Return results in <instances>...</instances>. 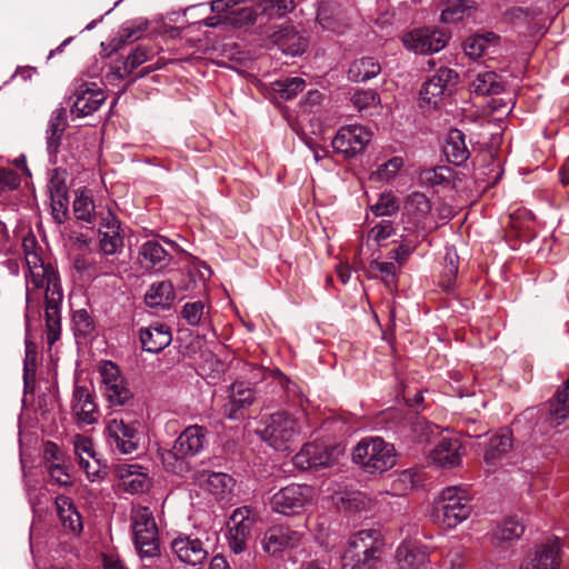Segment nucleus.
Instances as JSON below:
<instances>
[{
  "mask_svg": "<svg viewBox=\"0 0 569 569\" xmlns=\"http://www.w3.org/2000/svg\"><path fill=\"white\" fill-rule=\"evenodd\" d=\"M254 391L244 382H234L231 386L230 400L223 406L224 415L230 419L240 418V411L252 405Z\"/></svg>",
  "mask_w": 569,
  "mask_h": 569,
  "instance_id": "6ab92c4d",
  "label": "nucleus"
},
{
  "mask_svg": "<svg viewBox=\"0 0 569 569\" xmlns=\"http://www.w3.org/2000/svg\"><path fill=\"white\" fill-rule=\"evenodd\" d=\"M542 13V10H536V9H529V8H522V7H515L511 8L508 11L509 17L512 20L521 19V18H530L533 19L535 17Z\"/></svg>",
  "mask_w": 569,
  "mask_h": 569,
  "instance_id": "774afa93",
  "label": "nucleus"
},
{
  "mask_svg": "<svg viewBox=\"0 0 569 569\" xmlns=\"http://www.w3.org/2000/svg\"><path fill=\"white\" fill-rule=\"evenodd\" d=\"M94 210L93 201L83 194L78 196L73 201V211L79 220L91 222Z\"/></svg>",
  "mask_w": 569,
  "mask_h": 569,
  "instance_id": "09e8293b",
  "label": "nucleus"
},
{
  "mask_svg": "<svg viewBox=\"0 0 569 569\" xmlns=\"http://www.w3.org/2000/svg\"><path fill=\"white\" fill-rule=\"evenodd\" d=\"M76 328L82 335L89 333L92 329V321L89 313L86 310H78L73 316Z\"/></svg>",
  "mask_w": 569,
  "mask_h": 569,
  "instance_id": "680f3d73",
  "label": "nucleus"
},
{
  "mask_svg": "<svg viewBox=\"0 0 569 569\" xmlns=\"http://www.w3.org/2000/svg\"><path fill=\"white\" fill-rule=\"evenodd\" d=\"M383 547L380 531L360 530L349 540L341 557L342 569H375L381 559Z\"/></svg>",
  "mask_w": 569,
  "mask_h": 569,
  "instance_id": "f257e3e1",
  "label": "nucleus"
},
{
  "mask_svg": "<svg viewBox=\"0 0 569 569\" xmlns=\"http://www.w3.org/2000/svg\"><path fill=\"white\" fill-rule=\"evenodd\" d=\"M57 509L64 528L76 532L82 529L81 516L67 497L57 498Z\"/></svg>",
  "mask_w": 569,
  "mask_h": 569,
  "instance_id": "7c9ffc66",
  "label": "nucleus"
},
{
  "mask_svg": "<svg viewBox=\"0 0 569 569\" xmlns=\"http://www.w3.org/2000/svg\"><path fill=\"white\" fill-rule=\"evenodd\" d=\"M102 383L104 386V395L112 406L130 405L133 395L127 387L124 379L120 375L118 366L108 361L101 368Z\"/></svg>",
  "mask_w": 569,
  "mask_h": 569,
  "instance_id": "6e6552de",
  "label": "nucleus"
},
{
  "mask_svg": "<svg viewBox=\"0 0 569 569\" xmlns=\"http://www.w3.org/2000/svg\"><path fill=\"white\" fill-rule=\"evenodd\" d=\"M472 510L468 492L460 487H448L435 501L433 521L445 528H453L466 520Z\"/></svg>",
  "mask_w": 569,
  "mask_h": 569,
  "instance_id": "f03ea898",
  "label": "nucleus"
},
{
  "mask_svg": "<svg viewBox=\"0 0 569 569\" xmlns=\"http://www.w3.org/2000/svg\"><path fill=\"white\" fill-rule=\"evenodd\" d=\"M457 79L458 74L456 71L440 68L436 74L422 84L420 90L422 100L437 107L446 94L450 96L452 93Z\"/></svg>",
  "mask_w": 569,
  "mask_h": 569,
  "instance_id": "1a4fd4ad",
  "label": "nucleus"
},
{
  "mask_svg": "<svg viewBox=\"0 0 569 569\" xmlns=\"http://www.w3.org/2000/svg\"><path fill=\"white\" fill-rule=\"evenodd\" d=\"M341 505L349 511H361L368 508L369 501L361 492L346 493L340 498Z\"/></svg>",
  "mask_w": 569,
  "mask_h": 569,
  "instance_id": "5fc2aeb1",
  "label": "nucleus"
},
{
  "mask_svg": "<svg viewBox=\"0 0 569 569\" xmlns=\"http://www.w3.org/2000/svg\"><path fill=\"white\" fill-rule=\"evenodd\" d=\"M204 306L201 301L187 303L182 309V317L188 321L189 325L196 326L200 322L203 315Z\"/></svg>",
  "mask_w": 569,
  "mask_h": 569,
  "instance_id": "13d9d810",
  "label": "nucleus"
},
{
  "mask_svg": "<svg viewBox=\"0 0 569 569\" xmlns=\"http://www.w3.org/2000/svg\"><path fill=\"white\" fill-rule=\"evenodd\" d=\"M137 466L129 465L120 468V478L126 490L130 492H143L148 489L149 480L146 475L137 472Z\"/></svg>",
  "mask_w": 569,
  "mask_h": 569,
  "instance_id": "72a5a7b5",
  "label": "nucleus"
},
{
  "mask_svg": "<svg viewBox=\"0 0 569 569\" xmlns=\"http://www.w3.org/2000/svg\"><path fill=\"white\" fill-rule=\"evenodd\" d=\"M512 448V432L509 429H502L490 438L483 459L488 465L495 466L503 456L510 452Z\"/></svg>",
  "mask_w": 569,
  "mask_h": 569,
  "instance_id": "412c9836",
  "label": "nucleus"
},
{
  "mask_svg": "<svg viewBox=\"0 0 569 569\" xmlns=\"http://www.w3.org/2000/svg\"><path fill=\"white\" fill-rule=\"evenodd\" d=\"M260 14L258 8L254 10L250 7L231 10L226 17L223 22L234 27H242L253 24Z\"/></svg>",
  "mask_w": 569,
  "mask_h": 569,
  "instance_id": "58836bf2",
  "label": "nucleus"
},
{
  "mask_svg": "<svg viewBox=\"0 0 569 569\" xmlns=\"http://www.w3.org/2000/svg\"><path fill=\"white\" fill-rule=\"evenodd\" d=\"M437 429V426L431 425L422 417H415L411 422L412 437L417 442H428Z\"/></svg>",
  "mask_w": 569,
  "mask_h": 569,
  "instance_id": "a18cd8bd",
  "label": "nucleus"
},
{
  "mask_svg": "<svg viewBox=\"0 0 569 569\" xmlns=\"http://www.w3.org/2000/svg\"><path fill=\"white\" fill-rule=\"evenodd\" d=\"M80 467L86 471L87 477L91 480H102L107 477L108 471L106 466H101L100 461L93 458L91 460L86 459L83 456H80L79 460Z\"/></svg>",
  "mask_w": 569,
  "mask_h": 569,
  "instance_id": "49530a36",
  "label": "nucleus"
},
{
  "mask_svg": "<svg viewBox=\"0 0 569 569\" xmlns=\"http://www.w3.org/2000/svg\"><path fill=\"white\" fill-rule=\"evenodd\" d=\"M498 40V36L492 32L486 34H473L463 42V49L471 59L480 58L486 48Z\"/></svg>",
  "mask_w": 569,
  "mask_h": 569,
  "instance_id": "f704fd0d",
  "label": "nucleus"
},
{
  "mask_svg": "<svg viewBox=\"0 0 569 569\" xmlns=\"http://www.w3.org/2000/svg\"><path fill=\"white\" fill-rule=\"evenodd\" d=\"M40 269H41V272L30 269L31 281L36 288H42V287L47 286V292H48L50 283L53 280H56V273L50 263L44 266L43 262H41Z\"/></svg>",
  "mask_w": 569,
  "mask_h": 569,
  "instance_id": "8fccbe9b",
  "label": "nucleus"
},
{
  "mask_svg": "<svg viewBox=\"0 0 569 569\" xmlns=\"http://www.w3.org/2000/svg\"><path fill=\"white\" fill-rule=\"evenodd\" d=\"M452 177L453 171L451 168L447 166H439L421 170L419 173V181L421 184L435 187L449 183Z\"/></svg>",
  "mask_w": 569,
  "mask_h": 569,
  "instance_id": "c9c22d12",
  "label": "nucleus"
},
{
  "mask_svg": "<svg viewBox=\"0 0 569 569\" xmlns=\"http://www.w3.org/2000/svg\"><path fill=\"white\" fill-rule=\"evenodd\" d=\"M66 127V109L60 108L57 110L56 116L51 118L47 131V149L49 153L58 152Z\"/></svg>",
  "mask_w": 569,
  "mask_h": 569,
  "instance_id": "c756f323",
  "label": "nucleus"
},
{
  "mask_svg": "<svg viewBox=\"0 0 569 569\" xmlns=\"http://www.w3.org/2000/svg\"><path fill=\"white\" fill-rule=\"evenodd\" d=\"M1 190L8 188L10 190L17 189L20 184V177L12 170L2 169Z\"/></svg>",
  "mask_w": 569,
  "mask_h": 569,
  "instance_id": "338daca9",
  "label": "nucleus"
},
{
  "mask_svg": "<svg viewBox=\"0 0 569 569\" xmlns=\"http://www.w3.org/2000/svg\"><path fill=\"white\" fill-rule=\"evenodd\" d=\"M381 72L379 61L373 57H362L351 62L348 69V79L353 82H365Z\"/></svg>",
  "mask_w": 569,
  "mask_h": 569,
  "instance_id": "a878e982",
  "label": "nucleus"
},
{
  "mask_svg": "<svg viewBox=\"0 0 569 569\" xmlns=\"http://www.w3.org/2000/svg\"><path fill=\"white\" fill-rule=\"evenodd\" d=\"M270 40L276 44L284 54L297 57L302 54L309 41L292 26H283L270 36Z\"/></svg>",
  "mask_w": 569,
  "mask_h": 569,
  "instance_id": "ddd939ff",
  "label": "nucleus"
},
{
  "mask_svg": "<svg viewBox=\"0 0 569 569\" xmlns=\"http://www.w3.org/2000/svg\"><path fill=\"white\" fill-rule=\"evenodd\" d=\"M298 421L288 412L279 411L270 415L263 423V428L257 429V433L269 446L280 451L291 450V446L299 438Z\"/></svg>",
  "mask_w": 569,
  "mask_h": 569,
  "instance_id": "20e7f679",
  "label": "nucleus"
},
{
  "mask_svg": "<svg viewBox=\"0 0 569 569\" xmlns=\"http://www.w3.org/2000/svg\"><path fill=\"white\" fill-rule=\"evenodd\" d=\"M149 50L146 47H137L132 53H130L123 62V69L127 73H131L139 66L148 60Z\"/></svg>",
  "mask_w": 569,
  "mask_h": 569,
  "instance_id": "6e6d98bb",
  "label": "nucleus"
},
{
  "mask_svg": "<svg viewBox=\"0 0 569 569\" xmlns=\"http://www.w3.org/2000/svg\"><path fill=\"white\" fill-rule=\"evenodd\" d=\"M232 479L226 475L220 472H213L209 475L207 482L209 486V489L214 493H223L226 490L230 489V483Z\"/></svg>",
  "mask_w": 569,
  "mask_h": 569,
  "instance_id": "4d7b16f0",
  "label": "nucleus"
},
{
  "mask_svg": "<svg viewBox=\"0 0 569 569\" xmlns=\"http://www.w3.org/2000/svg\"><path fill=\"white\" fill-rule=\"evenodd\" d=\"M569 415V403H565L559 401L556 398H552L549 401V417L548 420L551 426H559L563 422Z\"/></svg>",
  "mask_w": 569,
  "mask_h": 569,
  "instance_id": "3c124183",
  "label": "nucleus"
},
{
  "mask_svg": "<svg viewBox=\"0 0 569 569\" xmlns=\"http://www.w3.org/2000/svg\"><path fill=\"white\" fill-rule=\"evenodd\" d=\"M305 80L301 78H291L283 81H276L273 90L283 99H292L298 92L305 89Z\"/></svg>",
  "mask_w": 569,
  "mask_h": 569,
  "instance_id": "37998d69",
  "label": "nucleus"
},
{
  "mask_svg": "<svg viewBox=\"0 0 569 569\" xmlns=\"http://www.w3.org/2000/svg\"><path fill=\"white\" fill-rule=\"evenodd\" d=\"M171 547L180 561L191 566L202 563L208 557V551L197 538L179 537L172 541Z\"/></svg>",
  "mask_w": 569,
  "mask_h": 569,
  "instance_id": "dca6fc26",
  "label": "nucleus"
},
{
  "mask_svg": "<svg viewBox=\"0 0 569 569\" xmlns=\"http://www.w3.org/2000/svg\"><path fill=\"white\" fill-rule=\"evenodd\" d=\"M77 99L71 108L78 117H87L97 111L100 106L106 101L107 97L102 90H94L80 86L76 92Z\"/></svg>",
  "mask_w": 569,
  "mask_h": 569,
  "instance_id": "a211bd4d",
  "label": "nucleus"
},
{
  "mask_svg": "<svg viewBox=\"0 0 569 569\" xmlns=\"http://www.w3.org/2000/svg\"><path fill=\"white\" fill-rule=\"evenodd\" d=\"M352 459L366 472L382 473L396 465L395 447L381 438L362 440L355 447Z\"/></svg>",
  "mask_w": 569,
  "mask_h": 569,
  "instance_id": "7ed1b4c3",
  "label": "nucleus"
},
{
  "mask_svg": "<svg viewBox=\"0 0 569 569\" xmlns=\"http://www.w3.org/2000/svg\"><path fill=\"white\" fill-rule=\"evenodd\" d=\"M23 381L24 389L28 391L32 389L36 381V358H34V346L31 341L26 342V359L23 367Z\"/></svg>",
  "mask_w": 569,
  "mask_h": 569,
  "instance_id": "79ce46f5",
  "label": "nucleus"
},
{
  "mask_svg": "<svg viewBox=\"0 0 569 569\" xmlns=\"http://www.w3.org/2000/svg\"><path fill=\"white\" fill-rule=\"evenodd\" d=\"M401 166L402 159L395 157L389 161L385 162L383 164H381L377 171V174L380 179L388 180L397 173Z\"/></svg>",
  "mask_w": 569,
  "mask_h": 569,
  "instance_id": "bf43d9fd",
  "label": "nucleus"
},
{
  "mask_svg": "<svg viewBox=\"0 0 569 569\" xmlns=\"http://www.w3.org/2000/svg\"><path fill=\"white\" fill-rule=\"evenodd\" d=\"M54 292L46 293V329H47V341L49 347H52L56 341L60 338V310H59V298L53 297Z\"/></svg>",
  "mask_w": 569,
  "mask_h": 569,
  "instance_id": "393cba45",
  "label": "nucleus"
},
{
  "mask_svg": "<svg viewBox=\"0 0 569 569\" xmlns=\"http://www.w3.org/2000/svg\"><path fill=\"white\" fill-rule=\"evenodd\" d=\"M393 232L392 223L391 221L383 220L379 224L375 226L370 232L369 237H373V239L377 241L378 244L387 238H389Z\"/></svg>",
  "mask_w": 569,
  "mask_h": 569,
  "instance_id": "052dcab7",
  "label": "nucleus"
},
{
  "mask_svg": "<svg viewBox=\"0 0 569 569\" xmlns=\"http://www.w3.org/2000/svg\"><path fill=\"white\" fill-rule=\"evenodd\" d=\"M379 272L386 287L392 289L396 287V267L392 262H382Z\"/></svg>",
  "mask_w": 569,
  "mask_h": 569,
  "instance_id": "0e129e2a",
  "label": "nucleus"
},
{
  "mask_svg": "<svg viewBox=\"0 0 569 569\" xmlns=\"http://www.w3.org/2000/svg\"><path fill=\"white\" fill-rule=\"evenodd\" d=\"M443 153L447 160L455 166H460L468 160L470 153L466 146L462 131L451 129L448 132L446 144L443 146Z\"/></svg>",
  "mask_w": 569,
  "mask_h": 569,
  "instance_id": "5701e85b",
  "label": "nucleus"
},
{
  "mask_svg": "<svg viewBox=\"0 0 569 569\" xmlns=\"http://www.w3.org/2000/svg\"><path fill=\"white\" fill-rule=\"evenodd\" d=\"M123 239L119 231L101 232L100 249L104 254H113L118 248L122 247Z\"/></svg>",
  "mask_w": 569,
  "mask_h": 569,
  "instance_id": "603ef678",
  "label": "nucleus"
},
{
  "mask_svg": "<svg viewBox=\"0 0 569 569\" xmlns=\"http://www.w3.org/2000/svg\"><path fill=\"white\" fill-rule=\"evenodd\" d=\"M335 448L319 442L306 443L293 457V465L301 470L321 469L335 463Z\"/></svg>",
  "mask_w": 569,
  "mask_h": 569,
  "instance_id": "9b49d317",
  "label": "nucleus"
},
{
  "mask_svg": "<svg viewBox=\"0 0 569 569\" xmlns=\"http://www.w3.org/2000/svg\"><path fill=\"white\" fill-rule=\"evenodd\" d=\"M449 33L445 29H419L410 32L403 39L405 44L417 52H437L445 48Z\"/></svg>",
  "mask_w": 569,
  "mask_h": 569,
  "instance_id": "f8f14e48",
  "label": "nucleus"
},
{
  "mask_svg": "<svg viewBox=\"0 0 569 569\" xmlns=\"http://www.w3.org/2000/svg\"><path fill=\"white\" fill-rule=\"evenodd\" d=\"M459 257L455 249H447L445 254V269L446 276L456 277L458 273Z\"/></svg>",
  "mask_w": 569,
  "mask_h": 569,
  "instance_id": "e2e57ef3",
  "label": "nucleus"
},
{
  "mask_svg": "<svg viewBox=\"0 0 569 569\" xmlns=\"http://www.w3.org/2000/svg\"><path fill=\"white\" fill-rule=\"evenodd\" d=\"M351 102L361 111L376 106L379 102V96L375 90H357L351 97Z\"/></svg>",
  "mask_w": 569,
  "mask_h": 569,
  "instance_id": "864d4df0",
  "label": "nucleus"
},
{
  "mask_svg": "<svg viewBox=\"0 0 569 569\" xmlns=\"http://www.w3.org/2000/svg\"><path fill=\"white\" fill-rule=\"evenodd\" d=\"M371 132L361 126L341 128L332 140L336 152L343 153L347 158L362 152L370 142Z\"/></svg>",
  "mask_w": 569,
  "mask_h": 569,
  "instance_id": "9d476101",
  "label": "nucleus"
},
{
  "mask_svg": "<svg viewBox=\"0 0 569 569\" xmlns=\"http://www.w3.org/2000/svg\"><path fill=\"white\" fill-rule=\"evenodd\" d=\"M148 23L143 22L140 23L137 28H124L120 36L118 38L112 39L109 47L110 52L108 54H111L112 52H117L122 48V46L127 42H131L133 40H138L141 36V33L147 30Z\"/></svg>",
  "mask_w": 569,
  "mask_h": 569,
  "instance_id": "c03bdc74",
  "label": "nucleus"
},
{
  "mask_svg": "<svg viewBox=\"0 0 569 569\" xmlns=\"http://www.w3.org/2000/svg\"><path fill=\"white\" fill-rule=\"evenodd\" d=\"M48 471L54 481L61 486L70 485L69 475L67 473L64 467L60 463H50L48 466Z\"/></svg>",
  "mask_w": 569,
  "mask_h": 569,
  "instance_id": "69168bd1",
  "label": "nucleus"
},
{
  "mask_svg": "<svg viewBox=\"0 0 569 569\" xmlns=\"http://www.w3.org/2000/svg\"><path fill=\"white\" fill-rule=\"evenodd\" d=\"M472 1L469 0H446L440 20L445 23L457 22L463 19L467 11L472 8Z\"/></svg>",
  "mask_w": 569,
  "mask_h": 569,
  "instance_id": "4c0bfd02",
  "label": "nucleus"
},
{
  "mask_svg": "<svg viewBox=\"0 0 569 569\" xmlns=\"http://www.w3.org/2000/svg\"><path fill=\"white\" fill-rule=\"evenodd\" d=\"M73 400L77 401L73 409L78 419L89 425L94 423L97 406L89 390L83 386H77L73 390Z\"/></svg>",
  "mask_w": 569,
  "mask_h": 569,
  "instance_id": "cd10ccee",
  "label": "nucleus"
},
{
  "mask_svg": "<svg viewBox=\"0 0 569 569\" xmlns=\"http://www.w3.org/2000/svg\"><path fill=\"white\" fill-rule=\"evenodd\" d=\"M405 209L417 218H425L431 210V203L423 193L413 192L407 198Z\"/></svg>",
  "mask_w": 569,
  "mask_h": 569,
  "instance_id": "a19ab883",
  "label": "nucleus"
},
{
  "mask_svg": "<svg viewBox=\"0 0 569 569\" xmlns=\"http://www.w3.org/2000/svg\"><path fill=\"white\" fill-rule=\"evenodd\" d=\"M525 532V525L517 517H509L495 530L493 539L498 542H512Z\"/></svg>",
  "mask_w": 569,
  "mask_h": 569,
  "instance_id": "473e14b6",
  "label": "nucleus"
},
{
  "mask_svg": "<svg viewBox=\"0 0 569 569\" xmlns=\"http://www.w3.org/2000/svg\"><path fill=\"white\" fill-rule=\"evenodd\" d=\"M396 561L399 569H420L428 561V552L413 543H402L396 551Z\"/></svg>",
  "mask_w": 569,
  "mask_h": 569,
  "instance_id": "4be33fe9",
  "label": "nucleus"
},
{
  "mask_svg": "<svg viewBox=\"0 0 569 569\" xmlns=\"http://www.w3.org/2000/svg\"><path fill=\"white\" fill-rule=\"evenodd\" d=\"M51 209L53 219L63 223L68 217V189L63 179L54 174L49 181Z\"/></svg>",
  "mask_w": 569,
  "mask_h": 569,
  "instance_id": "aec40b11",
  "label": "nucleus"
},
{
  "mask_svg": "<svg viewBox=\"0 0 569 569\" xmlns=\"http://www.w3.org/2000/svg\"><path fill=\"white\" fill-rule=\"evenodd\" d=\"M499 79L493 71L479 73L471 83L472 91L481 96L498 94L503 91V84Z\"/></svg>",
  "mask_w": 569,
  "mask_h": 569,
  "instance_id": "2f4dec72",
  "label": "nucleus"
},
{
  "mask_svg": "<svg viewBox=\"0 0 569 569\" xmlns=\"http://www.w3.org/2000/svg\"><path fill=\"white\" fill-rule=\"evenodd\" d=\"M172 340L170 328L162 323H154L140 329L142 349L151 353H158L167 348Z\"/></svg>",
  "mask_w": 569,
  "mask_h": 569,
  "instance_id": "f3484780",
  "label": "nucleus"
},
{
  "mask_svg": "<svg viewBox=\"0 0 569 569\" xmlns=\"http://www.w3.org/2000/svg\"><path fill=\"white\" fill-rule=\"evenodd\" d=\"M134 546L141 557L153 558L160 555L158 527L148 508L139 509L132 516Z\"/></svg>",
  "mask_w": 569,
  "mask_h": 569,
  "instance_id": "39448f33",
  "label": "nucleus"
},
{
  "mask_svg": "<svg viewBox=\"0 0 569 569\" xmlns=\"http://www.w3.org/2000/svg\"><path fill=\"white\" fill-rule=\"evenodd\" d=\"M399 209L397 199L391 193H382L376 204L371 206V210L376 216H391Z\"/></svg>",
  "mask_w": 569,
  "mask_h": 569,
  "instance_id": "de8ad7c7",
  "label": "nucleus"
},
{
  "mask_svg": "<svg viewBox=\"0 0 569 569\" xmlns=\"http://www.w3.org/2000/svg\"><path fill=\"white\" fill-rule=\"evenodd\" d=\"M139 422L126 423L123 420H112L109 422L107 430L109 437L114 439L118 449L122 453H132L137 450Z\"/></svg>",
  "mask_w": 569,
  "mask_h": 569,
  "instance_id": "4468645a",
  "label": "nucleus"
},
{
  "mask_svg": "<svg viewBox=\"0 0 569 569\" xmlns=\"http://www.w3.org/2000/svg\"><path fill=\"white\" fill-rule=\"evenodd\" d=\"M207 430L200 426H190L177 438L173 447L161 455L167 468L174 470V462L188 456L198 453L202 447Z\"/></svg>",
  "mask_w": 569,
  "mask_h": 569,
  "instance_id": "423d86ee",
  "label": "nucleus"
},
{
  "mask_svg": "<svg viewBox=\"0 0 569 569\" xmlns=\"http://www.w3.org/2000/svg\"><path fill=\"white\" fill-rule=\"evenodd\" d=\"M176 293L171 281L153 283L146 293L144 300L149 307L169 308L174 300Z\"/></svg>",
  "mask_w": 569,
  "mask_h": 569,
  "instance_id": "c85d7f7f",
  "label": "nucleus"
},
{
  "mask_svg": "<svg viewBox=\"0 0 569 569\" xmlns=\"http://www.w3.org/2000/svg\"><path fill=\"white\" fill-rule=\"evenodd\" d=\"M301 540L298 531L284 526H274L270 528L263 539V548L269 553H277L283 548H293Z\"/></svg>",
  "mask_w": 569,
  "mask_h": 569,
  "instance_id": "2eb2a0df",
  "label": "nucleus"
},
{
  "mask_svg": "<svg viewBox=\"0 0 569 569\" xmlns=\"http://www.w3.org/2000/svg\"><path fill=\"white\" fill-rule=\"evenodd\" d=\"M460 446L458 441L443 439L439 445L431 451L430 458L432 462L442 468H452L459 465Z\"/></svg>",
  "mask_w": 569,
  "mask_h": 569,
  "instance_id": "b1692460",
  "label": "nucleus"
},
{
  "mask_svg": "<svg viewBox=\"0 0 569 569\" xmlns=\"http://www.w3.org/2000/svg\"><path fill=\"white\" fill-rule=\"evenodd\" d=\"M558 541H550L536 551L535 557L523 563L520 569H557Z\"/></svg>",
  "mask_w": 569,
  "mask_h": 569,
  "instance_id": "bb28decb",
  "label": "nucleus"
},
{
  "mask_svg": "<svg viewBox=\"0 0 569 569\" xmlns=\"http://www.w3.org/2000/svg\"><path fill=\"white\" fill-rule=\"evenodd\" d=\"M140 256L150 262L148 267H154L157 264H163L168 260V252L157 241L146 242L140 250Z\"/></svg>",
  "mask_w": 569,
  "mask_h": 569,
  "instance_id": "ea45409f",
  "label": "nucleus"
},
{
  "mask_svg": "<svg viewBox=\"0 0 569 569\" xmlns=\"http://www.w3.org/2000/svg\"><path fill=\"white\" fill-rule=\"evenodd\" d=\"M293 9V0H261L258 4L260 14H266L269 19H279Z\"/></svg>",
  "mask_w": 569,
  "mask_h": 569,
  "instance_id": "e433bc0d",
  "label": "nucleus"
},
{
  "mask_svg": "<svg viewBox=\"0 0 569 569\" xmlns=\"http://www.w3.org/2000/svg\"><path fill=\"white\" fill-rule=\"evenodd\" d=\"M310 497V487L292 483L276 492L270 500V505L276 512L295 515L300 512Z\"/></svg>",
  "mask_w": 569,
  "mask_h": 569,
  "instance_id": "0eeeda50",
  "label": "nucleus"
}]
</instances>
